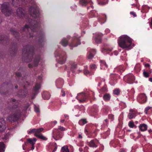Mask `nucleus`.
Masks as SVG:
<instances>
[{
  "label": "nucleus",
  "instance_id": "bb28decb",
  "mask_svg": "<svg viewBox=\"0 0 152 152\" xmlns=\"http://www.w3.org/2000/svg\"><path fill=\"white\" fill-rule=\"evenodd\" d=\"M20 0H12V4L15 7H17L20 4Z\"/></svg>",
  "mask_w": 152,
  "mask_h": 152
},
{
  "label": "nucleus",
  "instance_id": "a878e982",
  "mask_svg": "<svg viewBox=\"0 0 152 152\" xmlns=\"http://www.w3.org/2000/svg\"><path fill=\"white\" fill-rule=\"evenodd\" d=\"M5 144L3 142H0V152L4 151Z\"/></svg>",
  "mask_w": 152,
  "mask_h": 152
},
{
  "label": "nucleus",
  "instance_id": "774afa93",
  "mask_svg": "<svg viewBox=\"0 0 152 152\" xmlns=\"http://www.w3.org/2000/svg\"><path fill=\"white\" fill-rule=\"evenodd\" d=\"M104 65L105 66L107 67V65L106 64V63L105 62H104Z\"/></svg>",
  "mask_w": 152,
  "mask_h": 152
},
{
  "label": "nucleus",
  "instance_id": "8fccbe9b",
  "mask_svg": "<svg viewBox=\"0 0 152 152\" xmlns=\"http://www.w3.org/2000/svg\"><path fill=\"white\" fill-rule=\"evenodd\" d=\"M35 110L37 112H39V109L38 107H35Z\"/></svg>",
  "mask_w": 152,
  "mask_h": 152
},
{
  "label": "nucleus",
  "instance_id": "e433bc0d",
  "mask_svg": "<svg viewBox=\"0 0 152 152\" xmlns=\"http://www.w3.org/2000/svg\"><path fill=\"white\" fill-rule=\"evenodd\" d=\"M100 1L99 2V4H104L107 3V0H99Z\"/></svg>",
  "mask_w": 152,
  "mask_h": 152
},
{
  "label": "nucleus",
  "instance_id": "680f3d73",
  "mask_svg": "<svg viewBox=\"0 0 152 152\" xmlns=\"http://www.w3.org/2000/svg\"><path fill=\"white\" fill-rule=\"evenodd\" d=\"M32 145V146L31 148V149L33 150L34 149V145Z\"/></svg>",
  "mask_w": 152,
  "mask_h": 152
},
{
  "label": "nucleus",
  "instance_id": "4d7b16f0",
  "mask_svg": "<svg viewBox=\"0 0 152 152\" xmlns=\"http://www.w3.org/2000/svg\"><path fill=\"white\" fill-rule=\"evenodd\" d=\"M150 26L152 28V18H151V21L150 22Z\"/></svg>",
  "mask_w": 152,
  "mask_h": 152
},
{
  "label": "nucleus",
  "instance_id": "b1692460",
  "mask_svg": "<svg viewBox=\"0 0 152 152\" xmlns=\"http://www.w3.org/2000/svg\"><path fill=\"white\" fill-rule=\"evenodd\" d=\"M103 98L105 101H108L110 99V95L109 94L106 93L104 95Z\"/></svg>",
  "mask_w": 152,
  "mask_h": 152
},
{
  "label": "nucleus",
  "instance_id": "c03bdc74",
  "mask_svg": "<svg viewBox=\"0 0 152 152\" xmlns=\"http://www.w3.org/2000/svg\"><path fill=\"white\" fill-rule=\"evenodd\" d=\"M94 57V55L92 53H90L89 55L88 56V59H91Z\"/></svg>",
  "mask_w": 152,
  "mask_h": 152
},
{
  "label": "nucleus",
  "instance_id": "6e6d98bb",
  "mask_svg": "<svg viewBox=\"0 0 152 152\" xmlns=\"http://www.w3.org/2000/svg\"><path fill=\"white\" fill-rule=\"evenodd\" d=\"M130 14H132L133 15V16L134 17H136V15L135 14V13H134V12H130Z\"/></svg>",
  "mask_w": 152,
  "mask_h": 152
},
{
  "label": "nucleus",
  "instance_id": "3c124183",
  "mask_svg": "<svg viewBox=\"0 0 152 152\" xmlns=\"http://www.w3.org/2000/svg\"><path fill=\"white\" fill-rule=\"evenodd\" d=\"M57 149V145H55V148L53 150V151L52 152H54Z\"/></svg>",
  "mask_w": 152,
  "mask_h": 152
},
{
  "label": "nucleus",
  "instance_id": "20e7f679",
  "mask_svg": "<svg viewBox=\"0 0 152 152\" xmlns=\"http://www.w3.org/2000/svg\"><path fill=\"white\" fill-rule=\"evenodd\" d=\"M28 1L34 6L31 7L29 9V11L31 15L34 18H39L40 13L37 7L36 6L34 0H28Z\"/></svg>",
  "mask_w": 152,
  "mask_h": 152
},
{
  "label": "nucleus",
  "instance_id": "ea45409f",
  "mask_svg": "<svg viewBox=\"0 0 152 152\" xmlns=\"http://www.w3.org/2000/svg\"><path fill=\"white\" fill-rule=\"evenodd\" d=\"M28 142L30 143L31 145H34L35 144V142H34L33 140L31 139H28Z\"/></svg>",
  "mask_w": 152,
  "mask_h": 152
},
{
  "label": "nucleus",
  "instance_id": "f03ea898",
  "mask_svg": "<svg viewBox=\"0 0 152 152\" xmlns=\"http://www.w3.org/2000/svg\"><path fill=\"white\" fill-rule=\"evenodd\" d=\"M34 50L33 46L27 45L23 47L22 50V60L26 63L30 62L32 61L34 55Z\"/></svg>",
  "mask_w": 152,
  "mask_h": 152
},
{
  "label": "nucleus",
  "instance_id": "bf43d9fd",
  "mask_svg": "<svg viewBox=\"0 0 152 152\" xmlns=\"http://www.w3.org/2000/svg\"><path fill=\"white\" fill-rule=\"evenodd\" d=\"M145 66H146H146L149 67L150 66V65L148 64H145Z\"/></svg>",
  "mask_w": 152,
  "mask_h": 152
},
{
  "label": "nucleus",
  "instance_id": "c85d7f7f",
  "mask_svg": "<svg viewBox=\"0 0 152 152\" xmlns=\"http://www.w3.org/2000/svg\"><path fill=\"white\" fill-rule=\"evenodd\" d=\"M34 135L36 137L43 140H46L47 139L42 134H40V135L36 134H34Z\"/></svg>",
  "mask_w": 152,
  "mask_h": 152
},
{
  "label": "nucleus",
  "instance_id": "4468645a",
  "mask_svg": "<svg viewBox=\"0 0 152 152\" xmlns=\"http://www.w3.org/2000/svg\"><path fill=\"white\" fill-rule=\"evenodd\" d=\"M10 31L11 34L14 36L17 39H18L19 37L20 36V34L15 29L11 28L10 29Z\"/></svg>",
  "mask_w": 152,
  "mask_h": 152
},
{
  "label": "nucleus",
  "instance_id": "423d86ee",
  "mask_svg": "<svg viewBox=\"0 0 152 152\" xmlns=\"http://www.w3.org/2000/svg\"><path fill=\"white\" fill-rule=\"evenodd\" d=\"M1 12L7 16H10L12 13L13 11L10 7V4L8 2H4L1 7Z\"/></svg>",
  "mask_w": 152,
  "mask_h": 152
},
{
  "label": "nucleus",
  "instance_id": "f3484780",
  "mask_svg": "<svg viewBox=\"0 0 152 152\" xmlns=\"http://www.w3.org/2000/svg\"><path fill=\"white\" fill-rule=\"evenodd\" d=\"M23 10L22 8L21 7H19L17 10V15L19 17L21 18L24 16Z\"/></svg>",
  "mask_w": 152,
  "mask_h": 152
},
{
  "label": "nucleus",
  "instance_id": "a18cd8bd",
  "mask_svg": "<svg viewBox=\"0 0 152 152\" xmlns=\"http://www.w3.org/2000/svg\"><path fill=\"white\" fill-rule=\"evenodd\" d=\"M35 130H36V129H33L29 131V133L31 134V133H34V132H35V133H36Z\"/></svg>",
  "mask_w": 152,
  "mask_h": 152
},
{
  "label": "nucleus",
  "instance_id": "49530a36",
  "mask_svg": "<svg viewBox=\"0 0 152 152\" xmlns=\"http://www.w3.org/2000/svg\"><path fill=\"white\" fill-rule=\"evenodd\" d=\"M89 71L86 69H84V73L85 75H87L89 74Z\"/></svg>",
  "mask_w": 152,
  "mask_h": 152
},
{
  "label": "nucleus",
  "instance_id": "6e6552de",
  "mask_svg": "<svg viewBox=\"0 0 152 152\" xmlns=\"http://www.w3.org/2000/svg\"><path fill=\"white\" fill-rule=\"evenodd\" d=\"M17 50V46L16 42L12 44L9 49V52L11 56H13L16 53Z\"/></svg>",
  "mask_w": 152,
  "mask_h": 152
},
{
  "label": "nucleus",
  "instance_id": "338daca9",
  "mask_svg": "<svg viewBox=\"0 0 152 152\" xmlns=\"http://www.w3.org/2000/svg\"><path fill=\"white\" fill-rule=\"evenodd\" d=\"M149 81L151 82H152V78L151 77L149 78Z\"/></svg>",
  "mask_w": 152,
  "mask_h": 152
},
{
  "label": "nucleus",
  "instance_id": "6ab92c4d",
  "mask_svg": "<svg viewBox=\"0 0 152 152\" xmlns=\"http://www.w3.org/2000/svg\"><path fill=\"white\" fill-rule=\"evenodd\" d=\"M60 60L59 61V63L61 64H64L66 59V56L65 55H63L61 54L60 56Z\"/></svg>",
  "mask_w": 152,
  "mask_h": 152
},
{
  "label": "nucleus",
  "instance_id": "f8f14e48",
  "mask_svg": "<svg viewBox=\"0 0 152 152\" xmlns=\"http://www.w3.org/2000/svg\"><path fill=\"white\" fill-rule=\"evenodd\" d=\"M10 100V104L12 105V107H10V110H12L13 109L16 108L17 107L18 104V102L15 99H11Z\"/></svg>",
  "mask_w": 152,
  "mask_h": 152
},
{
  "label": "nucleus",
  "instance_id": "0e129e2a",
  "mask_svg": "<svg viewBox=\"0 0 152 152\" xmlns=\"http://www.w3.org/2000/svg\"><path fill=\"white\" fill-rule=\"evenodd\" d=\"M78 137L80 138H82V136L80 134L79 135Z\"/></svg>",
  "mask_w": 152,
  "mask_h": 152
},
{
  "label": "nucleus",
  "instance_id": "58836bf2",
  "mask_svg": "<svg viewBox=\"0 0 152 152\" xmlns=\"http://www.w3.org/2000/svg\"><path fill=\"white\" fill-rule=\"evenodd\" d=\"M77 68V64H72L71 65V69L73 72H74L73 69H75Z\"/></svg>",
  "mask_w": 152,
  "mask_h": 152
},
{
  "label": "nucleus",
  "instance_id": "cd10ccee",
  "mask_svg": "<svg viewBox=\"0 0 152 152\" xmlns=\"http://www.w3.org/2000/svg\"><path fill=\"white\" fill-rule=\"evenodd\" d=\"M42 97L45 99H48L50 97V95L48 93H44L42 95Z\"/></svg>",
  "mask_w": 152,
  "mask_h": 152
},
{
  "label": "nucleus",
  "instance_id": "7c9ffc66",
  "mask_svg": "<svg viewBox=\"0 0 152 152\" xmlns=\"http://www.w3.org/2000/svg\"><path fill=\"white\" fill-rule=\"evenodd\" d=\"M136 116L135 113H129L128 115V117L130 119L133 118Z\"/></svg>",
  "mask_w": 152,
  "mask_h": 152
},
{
  "label": "nucleus",
  "instance_id": "393cba45",
  "mask_svg": "<svg viewBox=\"0 0 152 152\" xmlns=\"http://www.w3.org/2000/svg\"><path fill=\"white\" fill-rule=\"evenodd\" d=\"M61 43L63 46L66 47L68 44V42L66 39L64 38L61 40Z\"/></svg>",
  "mask_w": 152,
  "mask_h": 152
},
{
  "label": "nucleus",
  "instance_id": "5fc2aeb1",
  "mask_svg": "<svg viewBox=\"0 0 152 152\" xmlns=\"http://www.w3.org/2000/svg\"><path fill=\"white\" fill-rule=\"evenodd\" d=\"M28 66L29 68H31L33 66L31 64H29L28 65Z\"/></svg>",
  "mask_w": 152,
  "mask_h": 152
},
{
  "label": "nucleus",
  "instance_id": "aec40b11",
  "mask_svg": "<svg viewBox=\"0 0 152 152\" xmlns=\"http://www.w3.org/2000/svg\"><path fill=\"white\" fill-rule=\"evenodd\" d=\"M90 1L91 0H80L79 3L82 6H86Z\"/></svg>",
  "mask_w": 152,
  "mask_h": 152
},
{
  "label": "nucleus",
  "instance_id": "c756f323",
  "mask_svg": "<svg viewBox=\"0 0 152 152\" xmlns=\"http://www.w3.org/2000/svg\"><path fill=\"white\" fill-rule=\"evenodd\" d=\"M87 122L86 119H82L79 121V124L81 125H82L87 123Z\"/></svg>",
  "mask_w": 152,
  "mask_h": 152
},
{
  "label": "nucleus",
  "instance_id": "09e8293b",
  "mask_svg": "<svg viewBox=\"0 0 152 152\" xmlns=\"http://www.w3.org/2000/svg\"><path fill=\"white\" fill-rule=\"evenodd\" d=\"M96 67V65L95 64H93L91 66V68L92 69H95Z\"/></svg>",
  "mask_w": 152,
  "mask_h": 152
},
{
  "label": "nucleus",
  "instance_id": "7ed1b4c3",
  "mask_svg": "<svg viewBox=\"0 0 152 152\" xmlns=\"http://www.w3.org/2000/svg\"><path fill=\"white\" fill-rule=\"evenodd\" d=\"M118 41L119 46L123 49L129 48L132 43L131 39L126 35L120 37Z\"/></svg>",
  "mask_w": 152,
  "mask_h": 152
},
{
  "label": "nucleus",
  "instance_id": "052dcab7",
  "mask_svg": "<svg viewBox=\"0 0 152 152\" xmlns=\"http://www.w3.org/2000/svg\"><path fill=\"white\" fill-rule=\"evenodd\" d=\"M129 112H130V113H132V112L134 113V111L133 110H132V109L130 110H129Z\"/></svg>",
  "mask_w": 152,
  "mask_h": 152
},
{
  "label": "nucleus",
  "instance_id": "473e14b6",
  "mask_svg": "<svg viewBox=\"0 0 152 152\" xmlns=\"http://www.w3.org/2000/svg\"><path fill=\"white\" fill-rule=\"evenodd\" d=\"M120 90L118 88H116L113 91V94H115L118 95L119 94Z\"/></svg>",
  "mask_w": 152,
  "mask_h": 152
},
{
  "label": "nucleus",
  "instance_id": "13d9d810",
  "mask_svg": "<svg viewBox=\"0 0 152 152\" xmlns=\"http://www.w3.org/2000/svg\"><path fill=\"white\" fill-rule=\"evenodd\" d=\"M29 37L30 38H31V37H32V38H33V37H34V36H33V35H31V34L30 33H29Z\"/></svg>",
  "mask_w": 152,
  "mask_h": 152
},
{
  "label": "nucleus",
  "instance_id": "4be33fe9",
  "mask_svg": "<svg viewBox=\"0 0 152 152\" xmlns=\"http://www.w3.org/2000/svg\"><path fill=\"white\" fill-rule=\"evenodd\" d=\"M146 97L145 94H142L140 95L139 98L140 99L141 101H140L141 103H144L146 101Z\"/></svg>",
  "mask_w": 152,
  "mask_h": 152
},
{
  "label": "nucleus",
  "instance_id": "f257e3e1",
  "mask_svg": "<svg viewBox=\"0 0 152 152\" xmlns=\"http://www.w3.org/2000/svg\"><path fill=\"white\" fill-rule=\"evenodd\" d=\"M28 20L29 23V26L26 25L23 28L22 31H28V28H30L32 31H37V36L39 37V44H41L44 41V35L43 32L41 31L38 32V31L40 29L39 22L30 19H29Z\"/></svg>",
  "mask_w": 152,
  "mask_h": 152
},
{
  "label": "nucleus",
  "instance_id": "9d476101",
  "mask_svg": "<svg viewBox=\"0 0 152 152\" xmlns=\"http://www.w3.org/2000/svg\"><path fill=\"white\" fill-rule=\"evenodd\" d=\"M40 88V84L39 83H36L33 89V96L32 97V99H34L35 98L36 96L39 92V90Z\"/></svg>",
  "mask_w": 152,
  "mask_h": 152
},
{
  "label": "nucleus",
  "instance_id": "5701e85b",
  "mask_svg": "<svg viewBox=\"0 0 152 152\" xmlns=\"http://www.w3.org/2000/svg\"><path fill=\"white\" fill-rule=\"evenodd\" d=\"M79 94H83V96L81 99H78V100L80 102H84L86 101V99L87 97V96L85 94V93L83 92H82Z\"/></svg>",
  "mask_w": 152,
  "mask_h": 152
},
{
  "label": "nucleus",
  "instance_id": "79ce46f5",
  "mask_svg": "<svg viewBox=\"0 0 152 152\" xmlns=\"http://www.w3.org/2000/svg\"><path fill=\"white\" fill-rule=\"evenodd\" d=\"M15 75L18 77H20L21 76V73L19 72H17L15 73Z\"/></svg>",
  "mask_w": 152,
  "mask_h": 152
},
{
  "label": "nucleus",
  "instance_id": "a19ab883",
  "mask_svg": "<svg viewBox=\"0 0 152 152\" xmlns=\"http://www.w3.org/2000/svg\"><path fill=\"white\" fill-rule=\"evenodd\" d=\"M143 74L144 76L146 77H148L149 76L148 73L147 72L145 71L143 72Z\"/></svg>",
  "mask_w": 152,
  "mask_h": 152
},
{
  "label": "nucleus",
  "instance_id": "9b49d317",
  "mask_svg": "<svg viewBox=\"0 0 152 152\" xmlns=\"http://www.w3.org/2000/svg\"><path fill=\"white\" fill-rule=\"evenodd\" d=\"M6 128L5 121L3 118H0V132L4 131Z\"/></svg>",
  "mask_w": 152,
  "mask_h": 152
},
{
  "label": "nucleus",
  "instance_id": "0eeeda50",
  "mask_svg": "<svg viewBox=\"0 0 152 152\" xmlns=\"http://www.w3.org/2000/svg\"><path fill=\"white\" fill-rule=\"evenodd\" d=\"M21 113L20 110L12 113L7 118V120L13 123L17 121L20 117Z\"/></svg>",
  "mask_w": 152,
  "mask_h": 152
},
{
  "label": "nucleus",
  "instance_id": "72a5a7b5",
  "mask_svg": "<svg viewBox=\"0 0 152 152\" xmlns=\"http://www.w3.org/2000/svg\"><path fill=\"white\" fill-rule=\"evenodd\" d=\"M129 126L131 128H133L134 127H135L136 128L137 126H135L134 124V123L133 121H130L129 124Z\"/></svg>",
  "mask_w": 152,
  "mask_h": 152
},
{
  "label": "nucleus",
  "instance_id": "1a4fd4ad",
  "mask_svg": "<svg viewBox=\"0 0 152 152\" xmlns=\"http://www.w3.org/2000/svg\"><path fill=\"white\" fill-rule=\"evenodd\" d=\"M9 38L6 35H0V44L4 45H7L9 43Z\"/></svg>",
  "mask_w": 152,
  "mask_h": 152
},
{
  "label": "nucleus",
  "instance_id": "69168bd1",
  "mask_svg": "<svg viewBox=\"0 0 152 152\" xmlns=\"http://www.w3.org/2000/svg\"><path fill=\"white\" fill-rule=\"evenodd\" d=\"M120 152H125V151L123 149H121Z\"/></svg>",
  "mask_w": 152,
  "mask_h": 152
},
{
  "label": "nucleus",
  "instance_id": "864d4df0",
  "mask_svg": "<svg viewBox=\"0 0 152 152\" xmlns=\"http://www.w3.org/2000/svg\"><path fill=\"white\" fill-rule=\"evenodd\" d=\"M61 92L63 93V94L62 95V96H64L65 95V92L63 90L61 91Z\"/></svg>",
  "mask_w": 152,
  "mask_h": 152
},
{
  "label": "nucleus",
  "instance_id": "ddd939ff",
  "mask_svg": "<svg viewBox=\"0 0 152 152\" xmlns=\"http://www.w3.org/2000/svg\"><path fill=\"white\" fill-rule=\"evenodd\" d=\"M24 83L25 84H23V85H24L23 86V87L24 89L23 90H20L22 92H23V93H22L20 94V95L22 96H25L28 92L27 90L26 89V88L27 87V86H29V83L28 81H26V82H24Z\"/></svg>",
  "mask_w": 152,
  "mask_h": 152
},
{
  "label": "nucleus",
  "instance_id": "603ef678",
  "mask_svg": "<svg viewBox=\"0 0 152 152\" xmlns=\"http://www.w3.org/2000/svg\"><path fill=\"white\" fill-rule=\"evenodd\" d=\"M29 107V106L28 105H27V106H25L24 108V110H25V111H26L27 110V109L28 108V107Z\"/></svg>",
  "mask_w": 152,
  "mask_h": 152
},
{
  "label": "nucleus",
  "instance_id": "a211bd4d",
  "mask_svg": "<svg viewBox=\"0 0 152 152\" xmlns=\"http://www.w3.org/2000/svg\"><path fill=\"white\" fill-rule=\"evenodd\" d=\"M102 34H96L95 37V42L97 43H100L102 42V39L101 38L102 36Z\"/></svg>",
  "mask_w": 152,
  "mask_h": 152
},
{
  "label": "nucleus",
  "instance_id": "dca6fc26",
  "mask_svg": "<svg viewBox=\"0 0 152 152\" xmlns=\"http://www.w3.org/2000/svg\"><path fill=\"white\" fill-rule=\"evenodd\" d=\"M40 59V56L39 55H36L34 59V66H38Z\"/></svg>",
  "mask_w": 152,
  "mask_h": 152
},
{
  "label": "nucleus",
  "instance_id": "c9c22d12",
  "mask_svg": "<svg viewBox=\"0 0 152 152\" xmlns=\"http://www.w3.org/2000/svg\"><path fill=\"white\" fill-rule=\"evenodd\" d=\"M61 152H69V151L67 148L63 147L62 148Z\"/></svg>",
  "mask_w": 152,
  "mask_h": 152
},
{
  "label": "nucleus",
  "instance_id": "2eb2a0df",
  "mask_svg": "<svg viewBox=\"0 0 152 152\" xmlns=\"http://www.w3.org/2000/svg\"><path fill=\"white\" fill-rule=\"evenodd\" d=\"M80 44L79 39L75 37V40L74 41L72 42L69 45V46L72 47H75L77 46L78 45Z\"/></svg>",
  "mask_w": 152,
  "mask_h": 152
},
{
  "label": "nucleus",
  "instance_id": "2f4dec72",
  "mask_svg": "<svg viewBox=\"0 0 152 152\" xmlns=\"http://www.w3.org/2000/svg\"><path fill=\"white\" fill-rule=\"evenodd\" d=\"M44 130L43 128H41L39 129H36V133L34 134H37L40 135V134H41L40 133L42 131Z\"/></svg>",
  "mask_w": 152,
  "mask_h": 152
},
{
  "label": "nucleus",
  "instance_id": "4c0bfd02",
  "mask_svg": "<svg viewBox=\"0 0 152 152\" xmlns=\"http://www.w3.org/2000/svg\"><path fill=\"white\" fill-rule=\"evenodd\" d=\"M128 78L129 81L132 82L134 80V77L132 75H129L128 76Z\"/></svg>",
  "mask_w": 152,
  "mask_h": 152
},
{
  "label": "nucleus",
  "instance_id": "412c9836",
  "mask_svg": "<svg viewBox=\"0 0 152 152\" xmlns=\"http://www.w3.org/2000/svg\"><path fill=\"white\" fill-rule=\"evenodd\" d=\"M147 126L145 124H141L139 126L140 130L142 131H144L147 130Z\"/></svg>",
  "mask_w": 152,
  "mask_h": 152
},
{
  "label": "nucleus",
  "instance_id": "e2e57ef3",
  "mask_svg": "<svg viewBox=\"0 0 152 152\" xmlns=\"http://www.w3.org/2000/svg\"><path fill=\"white\" fill-rule=\"evenodd\" d=\"M33 140L34 142H35L37 141V139L35 138H34L33 139V140Z\"/></svg>",
  "mask_w": 152,
  "mask_h": 152
},
{
  "label": "nucleus",
  "instance_id": "f704fd0d",
  "mask_svg": "<svg viewBox=\"0 0 152 152\" xmlns=\"http://www.w3.org/2000/svg\"><path fill=\"white\" fill-rule=\"evenodd\" d=\"M90 146L91 147H96V145L92 140H91L89 143Z\"/></svg>",
  "mask_w": 152,
  "mask_h": 152
},
{
  "label": "nucleus",
  "instance_id": "de8ad7c7",
  "mask_svg": "<svg viewBox=\"0 0 152 152\" xmlns=\"http://www.w3.org/2000/svg\"><path fill=\"white\" fill-rule=\"evenodd\" d=\"M58 129H60L61 131H64L65 130V129L63 127H61V126H59L58 128Z\"/></svg>",
  "mask_w": 152,
  "mask_h": 152
},
{
  "label": "nucleus",
  "instance_id": "37998d69",
  "mask_svg": "<svg viewBox=\"0 0 152 152\" xmlns=\"http://www.w3.org/2000/svg\"><path fill=\"white\" fill-rule=\"evenodd\" d=\"M151 108V107H146L145 109V112L146 113H147L148 111V110L150 109Z\"/></svg>",
  "mask_w": 152,
  "mask_h": 152
},
{
  "label": "nucleus",
  "instance_id": "39448f33",
  "mask_svg": "<svg viewBox=\"0 0 152 152\" xmlns=\"http://www.w3.org/2000/svg\"><path fill=\"white\" fill-rule=\"evenodd\" d=\"M10 87L12 88L13 86L11 83H9L7 82L4 83L2 84L0 88V93L1 94L4 96L8 95L9 91L7 90Z\"/></svg>",
  "mask_w": 152,
  "mask_h": 152
}]
</instances>
